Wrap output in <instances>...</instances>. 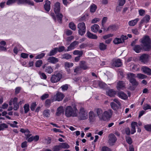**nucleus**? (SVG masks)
<instances>
[{
	"label": "nucleus",
	"mask_w": 151,
	"mask_h": 151,
	"mask_svg": "<svg viewBox=\"0 0 151 151\" xmlns=\"http://www.w3.org/2000/svg\"><path fill=\"white\" fill-rule=\"evenodd\" d=\"M139 41L145 51H149L151 50V41L149 36H144L139 40Z\"/></svg>",
	"instance_id": "f257e3e1"
},
{
	"label": "nucleus",
	"mask_w": 151,
	"mask_h": 151,
	"mask_svg": "<svg viewBox=\"0 0 151 151\" xmlns=\"http://www.w3.org/2000/svg\"><path fill=\"white\" fill-rule=\"evenodd\" d=\"M78 110L75 106H67L65 109V115L68 117H76L78 116Z\"/></svg>",
	"instance_id": "f03ea898"
},
{
	"label": "nucleus",
	"mask_w": 151,
	"mask_h": 151,
	"mask_svg": "<svg viewBox=\"0 0 151 151\" xmlns=\"http://www.w3.org/2000/svg\"><path fill=\"white\" fill-rule=\"evenodd\" d=\"M78 29V33L81 36L83 35L85 33L86 31V26L84 23L82 22L79 23L77 26Z\"/></svg>",
	"instance_id": "7ed1b4c3"
},
{
	"label": "nucleus",
	"mask_w": 151,
	"mask_h": 151,
	"mask_svg": "<svg viewBox=\"0 0 151 151\" xmlns=\"http://www.w3.org/2000/svg\"><path fill=\"white\" fill-rule=\"evenodd\" d=\"M78 117L79 119L82 120L87 119V112L85 110L84 108H81L80 110Z\"/></svg>",
	"instance_id": "20e7f679"
},
{
	"label": "nucleus",
	"mask_w": 151,
	"mask_h": 151,
	"mask_svg": "<svg viewBox=\"0 0 151 151\" xmlns=\"http://www.w3.org/2000/svg\"><path fill=\"white\" fill-rule=\"evenodd\" d=\"M112 114V111L111 109H109L104 111L101 118V120L106 121L111 117Z\"/></svg>",
	"instance_id": "39448f33"
},
{
	"label": "nucleus",
	"mask_w": 151,
	"mask_h": 151,
	"mask_svg": "<svg viewBox=\"0 0 151 151\" xmlns=\"http://www.w3.org/2000/svg\"><path fill=\"white\" fill-rule=\"evenodd\" d=\"M62 77V74L60 73H58L55 75L52 76L50 80L52 83H55L60 81Z\"/></svg>",
	"instance_id": "423d86ee"
},
{
	"label": "nucleus",
	"mask_w": 151,
	"mask_h": 151,
	"mask_svg": "<svg viewBox=\"0 0 151 151\" xmlns=\"http://www.w3.org/2000/svg\"><path fill=\"white\" fill-rule=\"evenodd\" d=\"M150 56L149 55L144 54L142 55L139 58V60L141 62L145 64L148 62Z\"/></svg>",
	"instance_id": "0eeeda50"
},
{
	"label": "nucleus",
	"mask_w": 151,
	"mask_h": 151,
	"mask_svg": "<svg viewBox=\"0 0 151 151\" xmlns=\"http://www.w3.org/2000/svg\"><path fill=\"white\" fill-rule=\"evenodd\" d=\"M109 142L110 145H112L117 140V138L113 134H110L109 136Z\"/></svg>",
	"instance_id": "6e6552de"
},
{
	"label": "nucleus",
	"mask_w": 151,
	"mask_h": 151,
	"mask_svg": "<svg viewBox=\"0 0 151 151\" xmlns=\"http://www.w3.org/2000/svg\"><path fill=\"white\" fill-rule=\"evenodd\" d=\"M141 70L144 73L149 76L151 75V69L146 66H142L141 68Z\"/></svg>",
	"instance_id": "1a4fd4ad"
},
{
	"label": "nucleus",
	"mask_w": 151,
	"mask_h": 151,
	"mask_svg": "<svg viewBox=\"0 0 151 151\" xmlns=\"http://www.w3.org/2000/svg\"><path fill=\"white\" fill-rule=\"evenodd\" d=\"M17 2L18 4H27L32 6L34 5L33 2L30 0H17Z\"/></svg>",
	"instance_id": "9d476101"
},
{
	"label": "nucleus",
	"mask_w": 151,
	"mask_h": 151,
	"mask_svg": "<svg viewBox=\"0 0 151 151\" xmlns=\"http://www.w3.org/2000/svg\"><path fill=\"white\" fill-rule=\"evenodd\" d=\"M112 65L116 67H119L122 65L121 60L119 59H114L112 61Z\"/></svg>",
	"instance_id": "9b49d317"
},
{
	"label": "nucleus",
	"mask_w": 151,
	"mask_h": 151,
	"mask_svg": "<svg viewBox=\"0 0 151 151\" xmlns=\"http://www.w3.org/2000/svg\"><path fill=\"white\" fill-rule=\"evenodd\" d=\"M79 43L78 42L75 41L72 42L68 47L67 50V51H69L75 48V46L78 45Z\"/></svg>",
	"instance_id": "f8f14e48"
},
{
	"label": "nucleus",
	"mask_w": 151,
	"mask_h": 151,
	"mask_svg": "<svg viewBox=\"0 0 151 151\" xmlns=\"http://www.w3.org/2000/svg\"><path fill=\"white\" fill-rule=\"evenodd\" d=\"M64 97L63 94L60 92H58L55 96V100L58 101H61Z\"/></svg>",
	"instance_id": "ddd939ff"
},
{
	"label": "nucleus",
	"mask_w": 151,
	"mask_h": 151,
	"mask_svg": "<svg viewBox=\"0 0 151 151\" xmlns=\"http://www.w3.org/2000/svg\"><path fill=\"white\" fill-rule=\"evenodd\" d=\"M142 47L140 45H136L133 47V50L137 53L141 52L142 49Z\"/></svg>",
	"instance_id": "4468645a"
},
{
	"label": "nucleus",
	"mask_w": 151,
	"mask_h": 151,
	"mask_svg": "<svg viewBox=\"0 0 151 151\" xmlns=\"http://www.w3.org/2000/svg\"><path fill=\"white\" fill-rule=\"evenodd\" d=\"M89 119L91 122H94L96 119V115L93 111H90L89 113Z\"/></svg>",
	"instance_id": "2eb2a0df"
},
{
	"label": "nucleus",
	"mask_w": 151,
	"mask_h": 151,
	"mask_svg": "<svg viewBox=\"0 0 151 151\" xmlns=\"http://www.w3.org/2000/svg\"><path fill=\"white\" fill-rule=\"evenodd\" d=\"M127 79L129 80V81L135 79V78L136 77L135 74L132 73H128L127 74Z\"/></svg>",
	"instance_id": "dca6fc26"
},
{
	"label": "nucleus",
	"mask_w": 151,
	"mask_h": 151,
	"mask_svg": "<svg viewBox=\"0 0 151 151\" xmlns=\"http://www.w3.org/2000/svg\"><path fill=\"white\" fill-rule=\"evenodd\" d=\"M117 95L119 97L124 100H125L128 98L127 95L122 91H119L117 93Z\"/></svg>",
	"instance_id": "f3484780"
},
{
	"label": "nucleus",
	"mask_w": 151,
	"mask_h": 151,
	"mask_svg": "<svg viewBox=\"0 0 151 151\" xmlns=\"http://www.w3.org/2000/svg\"><path fill=\"white\" fill-rule=\"evenodd\" d=\"M97 116L99 117L100 120H101V118L103 115V110L100 108H97L95 109Z\"/></svg>",
	"instance_id": "a211bd4d"
},
{
	"label": "nucleus",
	"mask_w": 151,
	"mask_h": 151,
	"mask_svg": "<svg viewBox=\"0 0 151 151\" xmlns=\"http://www.w3.org/2000/svg\"><path fill=\"white\" fill-rule=\"evenodd\" d=\"M40 137L39 136L36 135L35 136H32L30 137L27 140V141L28 142H31L33 141H34V142H36L39 139Z\"/></svg>",
	"instance_id": "6ab92c4d"
},
{
	"label": "nucleus",
	"mask_w": 151,
	"mask_h": 151,
	"mask_svg": "<svg viewBox=\"0 0 151 151\" xmlns=\"http://www.w3.org/2000/svg\"><path fill=\"white\" fill-rule=\"evenodd\" d=\"M60 3L58 2H56L54 5V11L55 13L60 12Z\"/></svg>",
	"instance_id": "aec40b11"
},
{
	"label": "nucleus",
	"mask_w": 151,
	"mask_h": 151,
	"mask_svg": "<svg viewBox=\"0 0 151 151\" xmlns=\"http://www.w3.org/2000/svg\"><path fill=\"white\" fill-rule=\"evenodd\" d=\"M47 61L49 62L55 64L58 61V60L55 57H50L47 59Z\"/></svg>",
	"instance_id": "412c9836"
},
{
	"label": "nucleus",
	"mask_w": 151,
	"mask_h": 151,
	"mask_svg": "<svg viewBox=\"0 0 151 151\" xmlns=\"http://www.w3.org/2000/svg\"><path fill=\"white\" fill-rule=\"evenodd\" d=\"M45 9L47 12H49L50 9V2L48 0H46L44 5Z\"/></svg>",
	"instance_id": "4be33fe9"
},
{
	"label": "nucleus",
	"mask_w": 151,
	"mask_h": 151,
	"mask_svg": "<svg viewBox=\"0 0 151 151\" xmlns=\"http://www.w3.org/2000/svg\"><path fill=\"white\" fill-rule=\"evenodd\" d=\"M150 19V16L148 15H146L141 20V24L143 23H147L149 22Z\"/></svg>",
	"instance_id": "5701e85b"
},
{
	"label": "nucleus",
	"mask_w": 151,
	"mask_h": 151,
	"mask_svg": "<svg viewBox=\"0 0 151 151\" xmlns=\"http://www.w3.org/2000/svg\"><path fill=\"white\" fill-rule=\"evenodd\" d=\"M125 86V83L122 81H119L116 86L118 89H122Z\"/></svg>",
	"instance_id": "b1692460"
},
{
	"label": "nucleus",
	"mask_w": 151,
	"mask_h": 151,
	"mask_svg": "<svg viewBox=\"0 0 151 151\" xmlns=\"http://www.w3.org/2000/svg\"><path fill=\"white\" fill-rule=\"evenodd\" d=\"M64 110L63 106H60L57 109V111L56 113V115L58 116H60L62 114L64 113Z\"/></svg>",
	"instance_id": "393cba45"
},
{
	"label": "nucleus",
	"mask_w": 151,
	"mask_h": 151,
	"mask_svg": "<svg viewBox=\"0 0 151 151\" xmlns=\"http://www.w3.org/2000/svg\"><path fill=\"white\" fill-rule=\"evenodd\" d=\"M106 93L110 97H113L116 95V92L113 89H110L106 91Z\"/></svg>",
	"instance_id": "a878e982"
},
{
	"label": "nucleus",
	"mask_w": 151,
	"mask_h": 151,
	"mask_svg": "<svg viewBox=\"0 0 151 151\" xmlns=\"http://www.w3.org/2000/svg\"><path fill=\"white\" fill-rule=\"evenodd\" d=\"M137 126V123L136 122H133L131 124L132 129L131 133L134 134L136 132L135 127Z\"/></svg>",
	"instance_id": "bb28decb"
},
{
	"label": "nucleus",
	"mask_w": 151,
	"mask_h": 151,
	"mask_svg": "<svg viewBox=\"0 0 151 151\" xmlns=\"http://www.w3.org/2000/svg\"><path fill=\"white\" fill-rule=\"evenodd\" d=\"M79 66L81 68L84 70L87 69L89 68L86 64L85 62L84 61H82L80 62Z\"/></svg>",
	"instance_id": "cd10ccee"
},
{
	"label": "nucleus",
	"mask_w": 151,
	"mask_h": 151,
	"mask_svg": "<svg viewBox=\"0 0 151 151\" xmlns=\"http://www.w3.org/2000/svg\"><path fill=\"white\" fill-rule=\"evenodd\" d=\"M86 35L89 38L93 39H96L97 38V37L96 35L93 34L89 31L87 32Z\"/></svg>",
	"instance_id": "c85d7f7f"
},
{
	"label": "nucleus",
	"mask_w": 151,
	"mask_h": 151,
	"mask_svg": "<svg viewBox=\"0 0 151 151\" xmlns=\"http://www.w3.org/2000/svg\"><path fill=\"white\" fill-rule=\"evenodd\" d=\"M55 14H56V20H57L59 23H61L62 21V18L63 17V14L60 13L59 12Z\"/></svg>",
	"instance_id": "c756f323"
},
{
	"label": "nucleus",
	"mask_w": 151,
	"mask_h": 151,
	"mask_svg": "<svg viewBox=\"0 0 151 151\" xmlns=\"http://www.w3.org/2000/svg\"><path fill=\"white\" fill-rule=\"evenodd\" d=\"M99 28V26L97 24H94L91 27V30L94 32H96Z\"/></svg>",
	"instance_id": "7c9ffc66"
},
{
	"label": "nucleus",
	"mask_w": 151,
	"mask_h": 151,
	"mask_svg": "<svg viewBox=\"0 0 151 151\" xmlns=\"http://www.w3.org/2000/svg\"><path fill=\"white\" fill-rule=\"evenodd\" d=\"M139 20V19L137 18L133 20L129 21L128 22V24L131 26H134L137 22Z\"/></svg>",
	"instance_id": "2f4dec72"
},
{
	"label": "nucleus",
	"mask_w": 151,
	"mask_h": 151,
	"mask_svg": "<svg viewBox=\"0 0 151 151\" xmlns=\"http://www.w3.org/2000/svg\"><path fill=\"white\" fill-rule=\"evenodd\" d=\"M58 52V47L54 48L48 53V55L51 56L56 54Z\"/></svg>",
	"instance_id": "473e14b6"
},
{
	"label": "nucleus",
	"mask_w": 151,
	"mask_h": 151,
	"mask_svg": "<svg viewBox=\"0 0 151 151\" xmlns=\"http://www.w3.org/2000/svg\"><path fill=\"white\" fill-rule=\"evenodd\" d=\"M97 8V7L96 6L95 4H93L90 7V12L91 13L94 12L96 9Z\"/></svg>",
	"instance_id": "72a5a7b5"
},
{
	"label": "nucleus",
	"mask_w": 151,
	"mask_h": 151,
	"mask_svg": "<svg viewBox=\"0 0 151 151\" xmlns=\"http://www.w3.org/2000/svg\"><path fill=\"white\" fill-rule=\"evenodd\" d=\"M62 149H68L70 147V146L66 143H59Z\"/></svg>",
	"instance_id": "f704fd0d"
},
{
	"label": "nucleus",
	"mask_w": 151,
	"mask_h": 151,
	"mask_svg": "<svg viewBox=\"0 0 151 151\" xmlns=\"http://www.w3.org/2000/svg\"><path fill=\"white\" fill-rule=\"evenodd\" d=\"M136 77L139 79H143L146 78L147 76L144 74L140 73L137 74Z\"/></svg>",
	"instance_id": "c9c22d12"
},
{
	"label": "nucleus",
	"mask_w": 151,
	"mask_h": 151,
	"mask_svg": "<svg viewBox=\"0 0 151 151\" xmlns=\"http://www.w3.org/2000/svg\"><path fill=\"white\" fill-rule=\"evenodd\" d=\"M123 41L120 38H116L113 41V42L115 44H118L120 43H122Z\"/></svg>",
	"instance_id": "e433bc0d"
},
{
	"label": "nucleus",
	"mask_w": 151,
	"mask_h": 151,
	"mask_svg": "<svg viewBox=\"0 0 151 151\" xmlns=\"http://www.w3.org/2000/svg\"><path fill=\"white\" fill-rule=\"evenodd\" d=\"M43 114L44 116L46 117H49L50 115V110L47 109L44 110L43 112Z\"/></svg>",
	"instance_id": "4c0bfd02"
},
{
	"label": "nucleus",
	"mask_w": 151,
	"mask_h": 151,
	"mask_svg": "<svg viewBox=\"0 0 151 151\" xmlns=\"http://www.w3.org/2000/svg\"><path fill=\"white\" fill-rule=\"evenodd\" d=\"M99 47L101 50H104L106 49L107 45L103 43H100Z\"/></svg>",
	"instance_id": "58836bf2"
},
{
	"label": "nucleus",
	"mask_w": 151,
	"mask_h": 151,
	"mask_svg": "<svg viewBox=\"0 0 151 151\" xmlns=\"http://www.w3.org/2000/svg\"><path fill=\"white\" fill-rule=\"evenodd\" d=\"M117 29L116 26L114 25H111L109 26L107 29V31H114L116 30Z\"/></svg>",
	"instance_id": "ea45409f"
},
{
	"label": "nucleus",
	"mask_w": 151,
	"mask_h": 151,
	"mask_svg": "<svg viewBox=\"0 0 151 151\" xmlns=\"http://www.w3.org/2000/svg\"><path fill=\"white\" fill-rule=\"evenodd\" d=\"M71 58V55L67 53H65L62 55V57L61 58L62 59H65L67 60H68Z\"/></svg>",
	"instance_id": "a19ab883"
},
{
	"label": "nucleus",
	"mask_w": 151,
	"mask_h": 151,
	"mask_svg": "<svg viewBox=\"0 0 151 151\" xmlns=\"http://www.w3.org/2000/svg\"><path fill=\"white\" fill-rule=\"evenodd\" d=\"M53 69L50 66L46 67L45 69V71L48 73L50 74L53 71Z\"/></svg>",
	"instance_id": "79ce46f5"
},
{
	"label": "nucleus",
	"mask_w": 151,
	"mask_h": 151,
	"mask_svg": "<svg viewBox=\"0 0 151 151\" xmlns=\"http://www.w3.org/2000/svg\"><path fill=\"white\" fill-rule=\"evenodd\" d=\"M110 105L111 108L114 110H116L119 108V106L114 102H111Z\"/></svg>",
	"instance_id": "37998d69"
},
{
	"label": "nucleus",
	"mask_w": 151,
	"mask_h": 151,
	"mask_svg": "<svg viewBox=\"0 0 151 151\" xmlns=\"http://www.w3.org/2000/svg\"><path fill=\"white\" fill-rule=\"evenodd\" d=\"M73 54L74 55H78V56H82L83 52L82 51H79L78 50H75L73 52Z\"/></svg>",
	"instance_id": "c03bdc74"
},
{
	"label": "nucleus",
	"mask_w": 151,
	"mask_h": 151,
	"mask_svg": "<svg viewBox=\"0 0 151 151\" xmlns=\"http://www.w3.org/2000/svg\"><path fill=\"white\" fill-rule=\"evenodd\" d=\"M61 150L60 144L58 145H55L52 148L53 151H58Z\"/></svg>",
	"instance_id": "a18cd8bd"
},
{
	"label": "nucleus",
	"mask_w": 151,
	"mask_h": 151,
	"mask_svg": "<svg viewBox=\"0 0 151 151\" xmlns=\"http://www.w3.org/2000/svg\"><path fill=\"white\" fill-rule=\"evenodd\" d=\"M69 27L70 29L73 30H75L76 29L75 25L72 22L69 23Z\"/></svg>",
	"instance_id": "49530a36"
},
{
	"label": "nucleus",
	"mask_w": 151,
	"mask_h": 151,
	"mask_svg": "<svg viewBox=\"0 0 151 151\" xmlns=\"http://www.w3.org/2000/svg\"><path fill=\"white\" fill-rule=\"evenodd\" d=\"M129 82L131 83L132 86H137L138 85V83L136 80L135 79H134L129 81Z\"/></svg>",
	"instance_id": "de8ad7c7"
},
{
	"label": "nucleus",
	"mask_w": 151,
	"mask_h": 151,
	"mask_svg": "<svg viewBox=\"0 0 151 151\" xmlns=\"http://www.w3.org/2000/svg\"><path fill=\"white\" fill-rule=\"evenodd\" d=\"M38 74L40 76V78L42 79H46L47 77L45 73H42L41 72L39 71L38 72Z\"/></svg>",
	"instance_id": "09e8293b"
},
{
	"label": "nucleus",
	"mask_w": 151,
	"mask_h": 151,
	"mask_svg": "<svg viewBox=\"0 0 151 151\" xmlns=\"http://www.w3.org/2000/svg\"><path fill=\"white\" fill-rule=\"evenodd\" d=\"M42 64V60H37L35 63V66L37 67H40Z\"/></svg>",
	"instance_id": "8fccbe9b"
},
{
	"label": "nucleus",
	"mask_w": 151,
	"mask_h": 151,
	"mask_svg": "<svg viewBox=\"0 0 151 151\" xmlns=\"http://www.w3.org/2000/svg\"><path fill=\"white\" fill-rule=\"evenodd\" d=\"M25 114L27 113L29 111V105L28 104H26L24 106Z\"/></svg>",
	"instance_id": "3c124183"
},
{
	"label": "nucleus",
	"mask_w": 151,
	"mask_h": 151,
	"mask_svg": "<svg viewBox=\"0 0 151 151\" xmlns=\"http://www.w3.org/2000/svg\"><path fill=\"white\" fill-rule=\"evenodd\" d=\"M145 129L149 132H151V124H147L144 126Z\"/></svg>",
	"instance_id": "603ef678"
},
{
	"label": "nucleus",
	"mask_w": 151,
	"mask_h": 151,
	"mask_svg": "<svg viewBox=\"0 0 151 151\" xmlns=\"http://www.w3.org/2000/svg\"><path fill=\"white\" fill-rule=\"evenodd\" d=\"M73 65V63H69L68 62H66L65 63V65L66 68H69L72 67Z\"/></svg>",
	"instance_id": "864d4df0"
},
{
	"label": "nucleus",
	"mask_w": 151,
	"mask_h": 151,
	"mask_svg": "<svg viewBox=\"0 0 151 151\" xmlns=\"http://www.w3.org/2000/svg\"><path fill=\"white\" fill-rule=\"evenodd\" d=\"M51 104V100L50 99H47L45 101V106L46 107L50 106Z\"/></svg>",
	"instance_id": "5fc2aeb1"
},
{
	"label": "nucleus",
	"mask_w": 151,
	"mask_h": 151,
	"mask_svg": "<svg viewBox=\"0 0 151 151\" xmlns=\"http://www.w3.org/2000/svg\"><path fill=\"white\" fill-rule=\"evenodd\" d=\"M0 129L1 130H4L5 128H7L8 127V125L6 124L3 123L0 124Z\"/></svg>",
	"instance_id": "6e6d98bb"
},
{
	"label": "nucleus",
	"mask_w": 151,
	"mask_h": 151,
	"mask_svg": "<svg viewBox=\"0 0 151 151\" xmlns=\"http://www.w3.org/2000/svg\"><path fill=\"white\" fill-rule=\"evenodd\" d=\"M16 2H17V0H8L6 2V4L9 5Z\"/></svg>",
	"instance_id": "4d7b16f0"
},
{
	"label": "nucleus",
	"mask_w": 151,
	"mask_h": 151,
	"mask_svg": "<svg viewBox=\"0 0 151 151\" xmlns=\"http://www.w3.org/2000/svg\"><path fill=\"white\" fill-rule=\"evenodd\" d=\"M58 52H61L63 51H65V52L67 51V50H65V47L63 46H61L59 47L58 48Z\"/></svg>",
	"instance_id": "13d9d810"
},
{
	"label": "nucleus",
	"mask_w": 151,
	"mask_h": 151,
	"mask_svg": "<svg viewBox=\"0 0 151 151\" xmlns=\"http://www.w3.org/2000/svg\"><path fill=\"white\" fill-rule=\"evenodd\" d=\"M126 141L127 142L129 145H131L132 143L131 138L130 137H126Z\"/></svg>",
	"instance_id": "bf43d9fd"
},
{
	"label": "nucleus",
	"mask_w": 151,
	"mask_h": 151,
	"mask_svg": "<svg viewBox=\"0 0 151 151\" xmlns=\"http://www.w3.org/2000/svg\"><path fill=\"white\" fill-rule=\"evenodd\" d=\"M143 109L145 110H146L148 109H151V106L148 104H146L144 105Z\"/></svg>",
	"instance_id": "052dcab7"
},
{
	"label": "nucleus",
	"mask_w": 151,
	"mask_h": 151,
	"mask_svg": "<svg viewBox=\"0 0 151 151\" xmlns=\"http://www.w3.org/2000/svg\"><path fill=\"white\" fill-rule=\"evenodd\" d=\"M139 14L140 16H144L145 13V10L142 9H140L138 11Z\"/></svg>",
	"instance_id": "680f3d73"
},
{
	"label": "nucleus",
	"mask_w": 151,
	"mask_h": 151,
	"mask_svg": "<svg viewBox=\"0 0 151 151\" xmlns=\"http://www.w3.org/2000/svg\"><path fill=\"white\" fill-rule=\"evenodd\" d=\"M49 95L48 94L45 93L41 97L42 100H43L49 97Z\"/></svg>",
	"instance_id": "e2e57ef3"
},
{
	"label": "nucleus",
	"mask_w": 151,
	"mask_h": 151,
	"mask_svg": "<svg viewBox=\"0 0 151 151\" xmlns=\"http://www.w3.org/2000/svg\"><path fill=\"white\" fill-rule=\"evenodd\" d=\"M45 55V54L44 53H41L40 54H38L35 57L36 59H41Z\"/></svg>",
	"instance_id": "0e129e2a"
},
{
	"label": "nucleus",
	"mask_w": 151,
	"mask_h": 151,
	"mask_svg": "<svg viewBox=\"0 0 151 151\" xmlns=\"http://www.w3.org/2000/svg\"><path fill=\"white\" fill-rule=\"evenodd\" d=\"M36 105H37L36 104V103H32L30 106V109L32 111H34Z\"/></svg>",
	"instance_id": "69168bd1"
},
{
	"label": "nucleus",
	"mask_w": 151,
	"mask_h": 151,
	"mask_svg": "<svg viewBox=\"0 0 151 151\" xmlns=\"http://www.w3.org/2000/svg\"><path fill=\"white\" fill-rule=\"evenodd\" d=\"M107 18L106 17H104L103 18L101 22V24L103 27H104V24L106 22Z\"/></svg>",
	"instance_id": "338daca9"
},
{
	"label": "nucleus",
	"mask_w": 151,
	"mask_h": 151,
	"mask_svg": "<svg viewBox=\"0 0 151 151\" xmlns=\"http://www.w3.org/2000/svg\"><path fill=\"white\" fill-rule=\"evenodd\" d=\"M102 151H111L107 147L104 146L102 147Z\"/></svg>",
	"instance_id": "774afa93"
}]
</instances>
